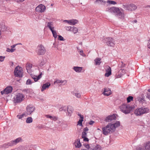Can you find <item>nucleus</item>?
I'll list each match as a JSON object with an SVG mask.
<instances>
[{"mask_svg":"<svg viewBox=\"0 0 150 150\" xmlns=\"http://www.w3.org/2000/svg\"><path fill=\"white\" fill-rule=\"evenodd\" d=\"M122 7L125 10L129 11H134L137 8V6L134 4H123Z\"/></svg>","mask_w":150,"mask_h":150,"instance_id":"7","label":"nucleus"},{"mask_svg":"<svg viewBox=\"0 0 150 150\" xmlns=\"http://www.w3.org/2000/svg\"><path fill=\"white\" fill-rule=\"evenodd\" d=\"M74 144L76 148H79L81 147V144L80 142V140L79 139H76L75 140Z\"/></svg>","mask_w":150,"mask_h":150,"instance_id":"24","label":"nucleus"},{"mask_svg":"<svg viewBox=\"0 0 150 150\" xmlns=\"http://www.w3.org/2000/svg\"><path fill=\"white\" fill-rule=\"evenodd\" d=\"M58 123H60V121H59L58 122Z\"/></svg>","mask_w":150,"mask_h":150,"instance_id":"64","label":"nucleus"},{"mask_svg":"<svg viewBox=\"0 0 150 150\" xmlns=\"http://www.w3.org/2000/svg\"><path fill=\"white\" fill-rule=\"evenodd\" d=\"M15 50V49L11 48V49H10L9 48H7L6 49V51L7 52H14Z\"/></svg>","mask_w":150,"mask_h":150,"instance_id":"42","label":"nucleus"},{"mask_svg":"<svg viewBox=\"0 0 150 150\" xmlns=\"http://www.w3.org/2000/svg\"><path fill=\"white\" fill-rule=\"evenodd\" d=\"M106 73L105 74V76L108 77L111 74V67L108 66H106L105 68Z\"/></svg>","mask_w":150,"mask_h":150,"instance_id":"15","label":"nucleus"},{"mask_svg":"<svg viewBox=\"0 0 150 150\" xmlns=\"http://www.w3.org/2000/svg\"><path fill=\"white\" fill-rule=\"evenodd\" d=\"M101 59L99 58L96 59L94 60L96 65H99L101 63Z\"/></svg>","mask_w":150,"mask_h":150,"instance_id":"34","label":"nucleus"},{"mask_svg":"<svg viewBox=\"0 0 150 150\" xmlns=\"http://www.w3.org/2000/svg\"><path fill=\"white\" fill-rule=\"evenodd\" d=\"M120 9L119 8L115 7H108L106 8V11L111 13L117 14Z\"/></svg>","mask_w":150,"mask_h":150,"instance_id":"9","label":"nucleus"},{"mask_svg":"<svg viewBox=\"0 0 150 150\" xmlns=\"http://www.w3.org/2000/svg\"><path fill=\"white\" fill-rule=\"evenodd\" d=\"M67 81L66 80H62L59 79H56L54 83V84L56 83H60L61 85H64L67 84Z\"/></svg>","mask_w":150,"mask_h":150,"instance_id":"20","label":"nucleus"},{"mask_svg":"<svg viewBox=\"0 0 150 150\" xmlns=\"http://www.w3.org/2000/svg\"><path fill=\"white\" fill-rule=\"evenodd\" d=\"M83 121V119H81L80 120H79L78 122V124L80 126H82V122Z\"/></svg>","mask_w":150,"mask_h":150,"instance_id":"47","label":"nucleus"},{"mask_svg":"<svg viewBox=\"0 0 150 150\" xmlns=\"http://www.w3.org/2000/svg\"><path fill=\"white\" fill-rule=\"evenodd\" d=\"M94 123V121H92V120H91V121L89 122V124L90 125H93Z\"/></svg>","mask_w":150,"mask_h":150,"instance_id":"56","label":"nucleus"},{"mask_svg":"<svg viewBox=\"0 0 150 150\" xmlns=\"http://www.w3.org/2000/svg\"><path fill=\"white\" fill-rule=\"evenodd\" d=\"M32 67V64L30 63H28L25 65V68L27 72L29 74L31 72V68Z\"/></svg>","mask_w":150,"mask_h":150,"instance_id":"23","label":"nucleus"},{"mask_svg":"<svg viewBox=\"0 0 150 150\" xmlns=\"http://www.w3.org/2000/svg\"><path fill=\"white\" fill-rule=\"evenodd\" d=\"M14 74L16 77H22L23 74L22 68L19 66H17L14 69Z\"/></svg>","mask_w":150,"mask_h":150,"instance_id":"5","label":"nucleus"},{"mask_svg":"<svg viewBox=\"0 0 150 150\" xmlns=\"http://www.w3.org/2000/svg\"><path fill=\"white\" fill-rule=\"evenodd\" d=\"M149 110L147 108L141 107L137 109L134 111V114L137 116L149 112Z\"/></svg>","mask_w":150,"mask_h":150,"instance_id":"2","label":"nucleus"},{"mask_svg":"<svg viewBox=\"0 0 150 150\" xmlns=\"http://www.w3.org/2000/svg\"><path fill=\"white\" fill-rule=\"evenodd\" d=\"M101 4H105L106 3V1L103 0H100Z\"/></svg>","mask_w":150,"mask_h":150,"instance_id":"55","label":"nucleus"},{"mask_svg":"<svg viewBox=\"0 0 150 150\" xmlns=\"http://www.w3.org/2000/svg\"><path fill=\"white\" fill-rule=\"evenodd\" d=\"M47 27L49 28L51 31L54 29V26L53 22H49L47 23Z\"/></svg>","mask_w":150,"mask_h":150,"instance_id":"31","label":"nucleus"},{"mask_svg":"<svg viewBox=\"0 0 150 150\" xmlns=\"http://www.w3.org/2000/svg\"><path fill=\"white\" fill-rule=\"evenodd\" d=\"M35 107L32 105H29L26 107V114L27 115H30L35 111Z\"/></svg>","mask_w":150,"mask_h":150,"instance_id":"10","label":"nucleus"},{"mask_svg":"<svg viewBox=\"0 0 150 150\" xmlns=\"http://www.w3.org/2000/svg\"><path fill=\"white\" fill-rule=\"evenodd\" d=\"M85 147L88 150H102V148L99 144H85Z\"/></svg>","mask_w":150,"mask_h":150,"instance_id":"3","label":"nucleus"},{"mask_svg":"<svg viewBox=\"0 0 150 150\" xmlns=\"http://www.w3.org/2000/svg\"><path fill=\"white\" fill-rule=\"evenodd\" d=\"M71 31H72L74 34L76 33L78 31L77 28L74 27H72Z\"/></svg>","mask_w":150,"mask_h":150,"instance_id":"41","label":"nucleus"},{"mask_svg":"<svg viewBox=\"0 0 150 150\" xmlns=\"http://www.w3.org/2000/svg\"><path fill=\"white\" fill-rule=\"evenodd\" d=\"M72 94L76 98H80L81 97V94L78 91L75 90L72 92Z\"/></svg>","mask_w":150,"mask_h":150,"instance_id":"27","label":"nucleus"},{"mask_svg":"<svg viewBox=\"0 0 150 150\" xmlns=\"http://www.w3.org/2000/svg\"><path fill=\"white\" fill-rule=\"evenodd\" d=\"M24 0H17V1L18 2H19V1L22 2V1H23Z\"/></svg>","mask_w":150,"mask_h":150,"instance_id":"59","label":"nucleus"},{"mask_svg":"<svg viewBox=\"0 0 150 150\" xmlns=\"http://www.w3.org/2000/svg\"><path fill=\"white\" fill-rule=\"evenodd\" d=\"M25 96L21 93H18L14 98V101L15 103H20L24 99Z\"/></svg>","mask_w":150,"mask_h":150,"instance_id":"6","label":"nucleus"},{"mask_svg":"<svg viewBox=\"0 0 150 150\" xmlns=\"http://www.w3.org/2000/svg\"><path fill=\"white\" fill-rule=\"evenodd\" d=\"M144 150H150V142L149 141L144 144Z\"/></svg>","mask_w":150,"mask_h":150,"instance_id":"29","label":"nucleus"},{"mask_svg":"<svg viewBox=\"0 0 150 150\" xmlns=\"http://www.w3.org/2000/svg\"><path fill=\"white\" fill-rule=\"evenodd\" d=\"M45 116L47 118H49L51 120H53L54 121H56L57 120V118L55 116H52L48 115H45Z\"/></svg>","mask_w":150,"mask_h":150,"instance_id":"32","label":"nucleus"},{"mask_svg":"<svg viewBox=\"0 0 150 150\" xmlns=\"http://www.w3.org/2000/svg\"><path fill=\"white\" fill-rule=\"evenodd\" d=\"M88 130V127H86L85 128L83 129V132H86Z\"/></svg>","mask_w":150,"mask_h":150,"instance_id":"52","label":"nucleus"},{"mask_svg":"<svg viewBox=\"0 0 150 150\" xmlns=\"http://www.w3.org/2000/svg\"><path fill=\"white\" fill-rule=\"evenodd\" d=\"M120 125L119 121H117L114 124L109 123L106 126L103 127L102 128V133L105 135H107L108 134L114 132L116 127Z\"/></svg>","mask_w":150,"mask_h":150,"instance_id":"1","label":"nucleus"},{"mask_svg":"<svg viewBox=\"0 0 150 150\" xmlns=\"http://www.w3.org/2000/svg\"><path fill=\"white\" fill-rule=\"evenodd\" d=\"M147 47L149 48L150 49V39L148 41L147 43Z\"/></svg>","mask_w":150,"mask_h":150,"instance_id":"53","label":"nucleus"},{"mask_svg":"<svg viewBox=\"0 0 150 150\" xmlns=\"http://www.w3.org/2000/svg\"><path fill=\"white\" fill-rule=\"evenodd\" d=\"M77 50L78 52H79L80 55L83 57H86V54L83 53V50H80L77 48Z\"/></svg>","mask_w":150,"mask_h":150,"instance_id":"36","label":"nucleus"},{"mask_svg":"<svg viewBox=\"0 0 150 150\" xmlns=\"http://www.w3.org/2000/svg\"><path fill=\"white\" fill-rule=\"evenodd\" d=\"M134 21V23H137V20H134V21Z\"/></svg>","mask_w":150,"mask_h":150,"instance_id":"60","label":"nucleus"},{"mask_svg":"<svg viewBox=\"0 0 150 150\" xmlns=\"http://www.w3.org/2000/svg\"><path fill=\"white\" fill-rule=\"evenodd\" d=\"M107 41L106 43L108 46L110 47H113L114 46V40L111 37L107 38Z\"/></svg>","mask_w":150,"mask_h":150,"instance_id":"13","label":"nucleus"},{"mask_svg":"<svg viewBox=\"0 0 150 150\" xmlns=\"http://www.w3.org/2000/svg\"><path fill=\"white\" fill-rule=\"evenodd\" d=\"M78 116H79L81 118V119H83V115H82L81 114H78Z\"/></svg>","mask_w":150,"mask_h":150,"instance_id":"54","label":"nucleus"},{"mask_svg":"<svg viewBox=\"0 0 150 150\" xmlns=\"http://www.w3.org/2000/svg\"><path fill=\"white\" fill-rule=\"evenodd\" d=\"M107 3L109 4L115 5L117 4V3L114 1L111 0H108L107 1Z\"/></svg>","mask_w":150,"mask_h":150,"instance_id":"40","label":"nucleus"},{"mask_svg":"<svg viewBox=\"0 0 150 150\" xmlns=\"http://www.w3.org/2000/svg\"><path fill=\"white\" fill-rule=\"evenodd\" d=\"M63 22L67 23L70 25H74L78 23V21L76 19H73L69 20H64V21Z\"/></svg>","mask_w":150,"mask_h":150,"instance_id":"17","label":"nucleus"},{"mask_svg":"<svg viewBox=\"0 0 150 150\" xmlns=\"http://www.w3.org/2000/svg\"><path fill=\"white\" fill-rule=\"evenodd\" d=\"M45 61L43 59H41L40 60L39 63V65L40 67L43 66L45 64Z\"/></svg>","mask_w":150,"mask_h":150,"instance_id":"39","label":"nucleus"},{"mask_svg":"<svg viewBox=\"0 0 150 150\" xmlns=\"http://www.w3.org/2000/svg\"><path fill=\"white\" fill-rule=\"evenodd\" d=\"M104 91L103 93V94L104 95L107 96H109L111 93V91L110 89L107 88H105L104 89Z\"/></svg>","mask_w":150,"mask_h":150,"instance_id":"22","label":"nucleus"},{"mask_svg":"<svg viewBox=\"0 0 150 150\" xmlns=\"http://www.w3.org/2000/svg\"><path fill=\"white\" fill-rule=\"evenodd\" d=\"M13 144L12 142V141H10L9 142H7V143L4 144L2 145V147L4 148H8L9 147L12 146H13Z\"/></svg>","mask_w":150,"mask_h":150,"instance_id":"26","label":"nucleus"},{"mask_svg":"<svg viewBox=\"0 0 150 150\" xmlns=\"http://www.w3.org/2000/svg\"><path fill=\"white\" fill-rule=\"evenodd\" d=\"M73 110V108L72 106L70 105L68 106L67 107V115L70 116Z\"/></svg>","mask_w":150,"mask_h":150,"instance_id":"21","label":"nucleus"},{"mask_svg":"<svg viewBox=\"0 0 150 150\" xmlns=\"http://www.w3.org/2000/svg\"><path fill=\"white\" fill-rule=\"evenodd\" d=\"M17 44H15L11 46V48L14 49L16 47V46L17 45Z\"/></svg>","mask_w":150,"mask_h":150,"instance_id":"57","label":"nucleus"},{"mask_svg":"<svg viewBox=\"0 0 150 150\" xmlns=\"http://www.w3.org/2000/svg\"><path fill=\"white\" fill-rule=\"evenodd\" d=\"M33 120L31 117H29L27 118L26 120L27 123H30L33 122Z\"/></svg>","mask_w":150,"mask_h":150,"instance_id":"35","label":"nucleus"},{"mask_svg":"<svg viewBox=\"0 0 150 150\" xmlns=\"http://www.w3.org/2000/svg\"><path fill=\"white\" fill-rule=\"evenodd\" d=\"M137 100L139 101V102L142 103L143 101H144V98H141L139 97L137 98Z\"/></svg>","mask_w":150,"mask_h":150,"instance_id":"43","label":"nucleus"},{"mask_svg":"<svg viewBox=\"0 0 150 150\" xmlns=\"http://www.w3.org/2000/svg\"><path fill=\"white\" fill-rule=\"evenodd\" d=\"M136 150H143V149L141 147H139Z\"/></svg>","mask_w":150,"mask_h":150,"instance_id":"58","label":"nucleus"},{"mask_svg":"<svg viewBox=\"0 0 150 150\" xmlns=\"http://www.w3.org/2000/svg\"><path fill=\"white\" fill-rule=\"evenodd\" d=\"M53 34V36L56 39L57 38V34L56 31L54 29L53 30L51 31Z\"/></svg>","mask_w":150,"mask_h":150,"instance_id":"37","label":"nucleus"},{"mask_svg":"<svg viewBox=\"0 0 150 150\" xmlns=\"http://www.w3.org/2000/svg\"><path fill=\"white\" fill-rule=\"evenodd\" d=\"M58 39L59 40H61V41H64V38L61 35H59L58 37Z\"/></svg>","mask_w":150,"mask_h":150,"instance_id":"48","label":"nucleus"},{"mask_svg":"<svg viewBox=\"0 0 150 150\" xmlns=\"http://www.w3.org/2000/svg\"><path fill=\"white\" fill-rule=\"evenodd\" d=\"M60 111H64L65 112H67V107L65 106L62 107L60 108L59 109Z\"/></svg>","mask_w":150,"mask_h":150,"instance_id":"44","label":"nucleus"},{"mask_svg":"<svg viewBox=\"0 0 150 150\" xmlns=\"http://www.w3.org/2000/svg\"><path fill=\"white\" fill-rule=\"evenodd\" d=\"M72 28V27H71V26L67 27H66V29L67 30H68L69 31H71Z\"/></svg>","mask_w":150,"mask_h":150,"instance_id":"49","label":"nucleus"},{"mask_svg":"<svg viewBox=\"0 0 150 150\" xmlns=\"http://www.w3.org/2000/svg\"><path fill=\"white\" fill-rule=\"evenodd\" d=\"M27 115L25 113H24L21 115H18L17 117L19 119H21L24 117H26L27 116Z\"/></svg>","mask_w":150,"mask_h":150,"instance_id":"38","label":"nucleus"},{"mask_svg":"<svg viewBox=\"0 0 150 150\" xmlns=\"http://www.w3.org/2000/svg\"><path fill=\"white\" fill-rule=\"evenodd\" d=\"M13 90V87L11 86L6 87L4 90L1 91V93L2 95L4 94H8L11 93Z\"/></svg>","mask_w":150,"mask_h":150,"instance_id":"11","label":"nucleus"},{"mask_svg":"<svg viewBox=\"0 0 150 150\" xmlns=\"http://www.w3.org/2000/svg\"><path fill=\"white\" fill-rule=\"evenodd\" d=\"M95 4H101L100 0H96L95 2Z\"/></svg>","mask_w":150,"mask_h":150,"instance_id":"51","label":"nucleus"},{"mask_svg":"<svg viewBox=\"0 0 150 150\" xmlns=\"http://www.w3.org/2000/svg\"><path fill=\"white\" fill-rule=\"evenodd\" d=\"M5 58V56H0V62H3L4 61Z\"/></svg>","mask_w":150,"mask_h":150,"instance_id":"50","label":"nucleus"},{"mask_svg":"<svg viewBox=\"0 0 150 150\" xmlns=\"http://www.w3.org/2000/svg\"><path fill=\"white\" fill-rule=\"evenodd\" d=\"M45 9L46 7L44 5L40 4L36 7L35 10L38 12L42 13L44 12Z\"/></svg>","mask_w":150,"mask_h":150,"instance_id":"12","label":"nucleus"},{"mask_svg":"<svg viewBox=\"0 0 150 150\" xmlns=\"http://www.w3.org/2000/svg\"><path fill=\"white\" fill-rule=\"evenodd\" d=\"M46 51V50L43 45H39L37 47L36 52L38 55H43L45 54Z\"/></svg>","mask_w":150,"mask_h":150,"instance_id":"8","label":"nucleus"},{"mask_svg":"<svg viewBox=\"0 0 150 150\" xmlns=\"http://www.w3.org/2000/svg\"><path fill=\"white\" fill-rule=\"evenodd\" d=\"M81 150H87L86 149H81Z\"/></svg>","mask_w":150,"mask_h":150,"instance_id":"62","label":"nucleus"},{"mask_svg":"<svg viewBox=\"0 0 150 150\" xmlns=\"http://www.w3.org/2000/svg\"><path fill=\"white\" fill-rule=\"evenodd\" d=\"M33 82H32L30 79H28L27 80L26 82V84L27 85H30Z\"/></svg>","mask_w":150,"mask_h":150,"instance_id":"46","label":"nucleus"},{"mask_svg":"<svg viewBox=\"0 0 150 150\" xmlns=\"http://www.w3.org/2000/svg\"><path fill=\"white\" fill-rule=\"evenodd\" d=\"M116 117V115L113 114L110 115L107 117L105 119V120L106 122H109L111 121L115 120Z\"/></svg>","mask_w":150,"mask_h":150,"instance_id":"14","label":"nucleus"},{"mask_svg":"<svg viewBox=\"0 0 150 150\" xmlns=\"http://www.w3.org/2000/svg\"><path fill=\"white\" fill-rule=\"evenodd\" d=\"M42 127V126H39V128H41Z\"/></svg>","mask_w":150,"mask_h":150,"instance_id":"61","label":"nucleus"},{"mask_svg":"<svg viewBox=\"0 0 150 150\" xmlns=\"http://www.w3.org/2000/svg\"><path fill=\"white\" fill-rule=\"evenodd\" d=\"M42 73L41 72L39 75L38 76H34L32 77V78L34 80L35 82L37 81L38 80L40 79L42 77Z\"/></svg>","mask_w":150,"mask_h":150,"instance_id":"33","label":"nucleus"},{"mask_svg":"<svg viewBox=\"0 0 150 150\" xmlns=\"http://www.w3.org/2000/svg\"><path fill=\"white\" fill-rule=\"evenodd\" d=\"M97 129L98 130H101L99 128Z\"/></svg>","mask_w":150,"mask_h":150,"instance_id":"63","label":"nucleus"},{"mask_svg":"<svg viewBox=\"0 0 150 150\" xmlns=\"http://www.w3.org/2000/svg\"><path fill=\"white\" fill-rule=\"evenodd\" d=\"M133 97L132 96H129L127 98V100L128 103L130 102L132 100Z\"/></svg>","mask_w":150,"mask_h":150,"instance_id":"45","label":"nucleus"},{"mask_svg":"<svg viewBox=\"0 0 150 150\" xmlns=\"http://www.w3.org/2000/svg\"><path fill=\"white\" fill-rule=\"evenodd\" d=\"M125 73V70L124 69H120L119 70L118 72H117L115 77L116 78H119L121 77L122 75H123Z\"/></svg>","mask_w":150,"mask_h":150,"instance_id":"16","label":"nucleus"},{"mask_svg":"<svg viewBox=\"0 0 150 150\" xmlns=\"http://www.w3.org/2000/svg\"><path fill=\"white\" fill-rule=\"evenodd\" d=\"M73 69L76 72L80 73L82 72L83 69V67L77 66L74 67Z\"/></svg>","mask_w":150,"mask_h":150,"instance_id":"28","label":"nucleus"},{"mask_svg":"<svg viewBox=\"0 0 150 150\" xmlns=\"http://www.w3.org/2000/svg\"><path fill=\"white\" fill-rule=\"evenodd\" d=\"M116 16L118 18L123 20L125 18V14L123 12L119 10V12L116 14Z\"/></svg>","mask_w":150,"mask_h":150,"instance_id":"18","label":"nucleus"},{"mask_svg":"<svg viewBox=\"0 0 150 150\" xmlns=\"http://www.w3.org/2000/svg\"><path fill=\"white\" fill-rule=\"evenodd\" d=\"M11 141L13 145H14L18 143L22 142L23 141V139L21 137H19Z\"/></svg>","mask_w":150,"mask_h":150,"instance_id":"25","label":"nucleus"},{"mask_svg":"<svg viewBox=\"0 0 150 150\" xmlns=\"http://www.w3.org/2000/svg\"><path fill=\"white\" fill-rule=\"evenodd\" d=\"M87 132H83L82 133V138L83 139V140L85 142H88L89 140L86 137Z\"/></svg>","mask_w":150,"mask_h":150,"instance_id":"30","label":"nucleus"},{"mask_svg":"<svg viewBox=\"0 0 150 150\" xmlns=\"http://www.w3.org/2000/svg\"><path fill=\"white\" fill-rule=\"evenodd\" d=\"M120 109L123 112L127 114L130 112L132 109V108L127 104H124L120 106Z\"/></svg>","mask_w":150,"mask_h":150,"instance_id":"4","label":"nucleus"},{"mask_svg":"<svg viewBox=\"0 0 150 150\" xmlns=\"http://www.w3.org/2000/svg\"><path fill=\"white\" fill-rule=\"evenodd\" d=\"M50 86V83L49 82H47L43 84L41 88V91L43 92L45 90L48 89Z\"/></svg>","mask_w":150,"mask_h":150,"instance_id":"19","label":"nucleus"}]
</instances>
